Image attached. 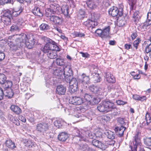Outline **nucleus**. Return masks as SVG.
<instances>
[{"label": "nucleus", "instance_id": "24", "mask_svg": "<svg viewBox=\"0 0 151 151\" xmlns=\"http://www.w3.org/2000/svg\"><path fill=\"white\" fill-rule=\"evenodd\" d=\"M47 40H48L49 42L51 43V46H53V48H52V50H54L55 51H60V48L57 45V44L55 41L49 38H45Z\"/></svg>", "mask_w": 151, "mask_h": 151}, {"label": "nucleus", "instance_id": "4", "mask_svg": "<svg viewBox=\"0 0 151 151\" xmlns=\"http://www.w3.org/2000/svg\"><path fill=\"white\" fill-rule=\"evenodd\" d=\"M50 7L52 14H60L62 12L61 7L59 5L57 4L56 2L54 1H50L49 2Z\"/></svg>", "mask_w": 151, "mask_h": 151}, {"label": "nucleus", "instance_id": "63", "mask_svg": "<svg viewBox=\"0 0 151 151\" xmlns=\"http://www.w3.org/2000/svg\"><path fill=\"white\" fill-rule=\"evenodd\" d=\"M4 114L1 110H0V117L1 119L4 121H5L6 119L4 117Z\"/></svg>", "mask_w": 151, "mask_h": 151}, {"label": "nucleus", "instance_id": "64", "mask_svg": "<svg viewBox=\"0 0 151 151\" xmlns=\"http://www.w3.org/2000/svg\"><path fill=\"white\" fill-rule=\"evenodd\" d=\"M5 58V54L2 52H0V62L2 61Z\"/></svg>", "mask_w": 151, "mask_h": 151}, {"label": "nucleus", "instance_id": "37", "mask_svg": "<svg viewBox=\"0 0 151 151\" xmlns=\"http://www.w3.org/2000/svg\"><path fill=\"white\" fill-rule=\"evenodd\" d=\"M55 60L56 64L58 65L61 66L62 68H64V67L67 65L65 64L64 60L62 59L58 58Z\"/></svg>", "mask_w": 151, "mask_h": 151}, {"label": "nucleus", "instance_id": "58", "mask_svg": "<svg viewBox=\"0 0 151 151\" xmlns=\"http://www.w3.org/2000/svg\"><path fill=\"white\" fill-rule=\"evenodd\" d=\"M67 1L68 2H67L68 3V4L72 8L75 7V4L73 0H67Z\"/></svg>", "mask_w": 151, "mask_h": 151}, {"label": "nucleus", "instance_id": "53", "mask_svg": "<svg viewBox=\"0 0 151 151\" xmlns=\"http://www.w3.org/2000/svg\"><path fill=\"white\" fill-rule=\"evenodd\" d=\"M11 121L17 126H19L20 125V122L16 118H12Z\"/></svg>", "mask_w": 151, "mask_h": 151}, {"label": "nucleus", "instance_id": "8", "mask_svg": "<svg viewBox=\"0 0 151 151\" xmlns=\"http://www.w3.org/2000/svg\"><path fill=\"white\" fill-rule=\"evenodd\" d=\"M119 10L120 12H119V11L117 7L113 6L109 9V14L111 15L113 17H115L117 15L121 16L123 14V7H121V8Z\"/></svg>", "mask_w": 151, "mask_h": 151}, {"label": "nucleus", "instance_id": "57", "mask_svg": "<svg viewBox=\"0 0 151 151\" xmlns=\"http://www.w3.org/2000/svg\"><path fill=\"white\" fill-rule=\"evenodd\" d=\"M6 93L7 94L6 95V96H7L9 98H12L14 95L13 92L11 90H10V91H9V92H8V91H6Z\"/></svg>", "mask_w": 151, "mask_h": 151}, {"label": "nucleus", "instance_id": "29", "mask_svg": "<svg viewBox=\"0 0 151 151\" xmlns=\"http://www.w3.org/2000/svg\"><path fill=\"white\" fill-rule=\"evenodd\" d=\"M91 78L94 81V83L99 82L100 81V77L98 74L96 73H93L91 75Z\"/></svg>", "mask_w": 151, "mask_h": 151}, {"label": "nucleus", "instance_id": "42", "mask_svg": "<svg viewBox=\"0 0 151 151\" xmlns=\"http://www.w3.org/2000/svg\"><path fill=\"white\" fill-rule=\"evenodd\" d=\"M139 11H136L133 14V17L134 19V21L135 22H137L139 20L140 18V17L139 15Z\"/></svg>", "mask_w": 151, "mask_h": 151}, {"label": "nucleus", "instance_id": "13", "mask_svg": "<svg viewBox=\"0 0 151 151\" xmlns=\"http://www.w3.org/2000/svg\"><path fill=\"white\" fill-rule=\"evenodd\" d=\"M83 133L81 132L78 128H74L72 131V135L75 137H80L81 138V139L84 141H86V139L83 137Z\"/></svg>", "mask_w": 151, "mask_h": 151}, {"label": "nucleus", "instance_id": "39", "mask_svg": "<svg viewBox=\"0 0 151 151\" xmlns=\"http://www.w3.org/2000/svg\"><path fill=\"white\" fill-rule=\"evenodd\" d=\"M11 11L12 12V16L15 17L19 15L22 12V8H20L19 10L15 9L12 10Z\"/></svg>", "mask_w": 151, "mask_h": 151}, {"label": "nucleus", "instance_id": "18", "mask_svg": "<svg viewBox=\"0 0 151 151\" xmlns=\"http://www.w3.org/2000/svg\"><path fill=\"white\" fill-rule=\"evenodd\" d=\"M97 0H88L86 3L88 8L92 10L96 8L97 6Z\"/></svg>", "mask_w": 151, "mask_h": 151}, {"label": "nucleus", "instance_id": "61", "mask_svg": "<svg viewBox=\"0 0 151 151\" xmlns=\"http://www.w3.org/2000/svg\"><path fill=\"white\" fill-rule=\"evenodd\" d=\"M19 27L16 25L12 26L11 28V31L12 32H14L18 30Z\"/></svg>", "mask_w": 151, "mask_h": 151}, {"label": "nucleus", "instance_id": "25", "mask_svg": "<svg viewBox=\"0 0 151 151\" xmlns=\"http://www.w3.org/2000/svg\"><path fill=\"white\" fill-rule=\"evenodd\" d=\"M97 109L101 112H106L105 101L102 102L98 105Z\"/></svg>", "mask_w": 151, "mask_h": 151}, {"label": "nucleus", "instance_id": "2", "mask_svg": "<svg viewBox=\"0 0 151 151\" xmlns=\"http://www.w3.org/2000/svg\"><path fill=\"white\" fill-rule=\"evenodd\" d=\"M81 97H84V102H87L88 105H94L98 103L97 99L95 97H93L92 95L83 92V90H81L80 92Z\"/></svg>", "mask_w": 151, "mask_h": 151}, {"label": "nucleus", "instance_id": "60", "mask_svg": "<svg viewBox=\"0 0 151 151\" xmlns=\"http://www.w3.org/2000/svg\"><path fill=\"white\" fill-rule=\"evenodd\" d=\"M122 93L121 92L120 90L119 89H117L115 93V97L116 98L117 97L121 96Z\"/></svg>", "mask_w": 151, "mask_h": 151}, {"label": "nucleus", "instance_id": "30", "mask_svg": "<svg viewBox=\"0 0 151 151\" xmlns=\"http://www.w3.org/2000/svg\"><path fill=\"white\" fill-rule=\"evenodd\" d=\"M33 13L35 15L41 17L42 16V12L37 6L35 7L32 11Z\"/></svg>", "mask_w": 151, "mask_h": 151}, {"label": "nucleus", "instance_id": "44", "mask_svg": "<svg viewBox=\"0 0 151 151\" xmlns=\"http://www.w3.org/2000/svg\"><path fill=\"white\" fill-rule=\"evenodd\" d=\"M4 84L5 86H4V87L5 88H11L12 85V81L7 80H6Z\"/></svg>", "mask_w": 151, "mask_h": 151}, {"label": "nucleus", "instance_id": "28", "mask_svg": "<svg viewBox=\"0 0 151 151\" xmlns=\"http://www.w3.org/2000/svg\"><path fill=\"white\" fill-rule=\"evenodd\" d=\"M144 45H146L145 48V51L148 53L151 51V41L147 40L144 42Z\"/></svg>", "mask_w": 151, "mask_h": 151}, {"label": "nucleus", "instance_id": "50", "mask_svg": "<svg viewBox=\"0 0 151 151\" xmlns=\"http://www.w3.org/2000/svg\"><path fill=\"white\" fill-rule=\"evenodd\" d=\"M145 120L147 125L151 122V114L150 113H147L145 115Z\"/></svg>", "mask_w": 151, "mask_h": 151}, {"label": "nucleus", "instance_id": "1", "mask_svg": "<svg viewBox=\"0 0 151 151\" xmlns=\"http://www.w3.org/2000/svg\"><path fill=\"white\" fill-rule=\"evenodd\" d=\"M19 35L20 37L18 38L22 39L23 41L25 42L26 46L28 49H31L32 48L36 43V40L33 38L32 36L29 38V36L24 33H22Z\"/></svg>", "mask_w": 151, "mask_h": 151}, {"label": "nucleus", "instance_id": "32", "mask_svg": "<svg viewBox=\"0 0 151 151\" xmlns=\"http://www.w3.org/2000/svg\"><path fill=\"white\" fill-rule=\"evenodd\" d=\"M151 24V12H148L147 14V19L146 22L143 24V26L146 27Z\"/></svg>", "mask_w": 151, "mask_h": 151}, {"label": "nucleus", "instance_id": "26", "mask_svg": "<svg viewBox=\"0 0 151 151\" xmlns=\"http://www.w3.org/2000/svg\"><path fill=\"white\" fill-rule=\"evenodd\" d=\"M47 55L50 59H53L56 58L57 56V51L52 50L47 53Z\"/></svg>", "mask_w": 151, "mask_h": 151}, {"label": "nucleus", "instance_id": "7", "mask_svg": "<svg viewBox=\"0 0 151 151\" xmlns=\"http://www.w3.org/2000/svg\"><path fill=\"white\" fill-rule=\"evenodd\" d=\"M96 20L97 18L94 16V18L92 17L91 19H89L84 22L83 24L87 27L88 29H92L98 24Z\"/></svg>", "mask_w": 151, "mask_h": 151}, {"label": "nucleus", "instance_id": "3", "mask_svg": "<svg viewBox=\"0 0 151 151\" xmlns=\"http://www.w3.org/2000/svg\"><path fill=\"white\" fill-rule=\"evenodd\" d=\"M49 69H51L52 70L53 74L55 77H57L59 78L63 76V68L56 66L54 62L49 67Z\"/></svg>", "mask_w": 151, "mask_h": 151}, {"label": "nucleus", "instance_id": "38", "mask_svg": "<svg viewBox=\"0 0 151 151\" xmlns=\"http://www.w3.org/2000/svg\"><path fill=\"white\" fill-rule=\"evenodd\" d=\"M110 28L109 26L105 28L103 30L101 34V37H106L109 35Z\"/></svg>", "mask_w": 151, "mask_h": 151}, {"label": "nucleus", "instance_id": "49", "mask_svg": "<svg viewBox=\"0 0 151 151\" xmlns=\"http://www.w3.org/2000/svg\"><path fill=\"white\" fill-rule=\"evenodd\" d=\"M3 17H12V11L9 10H7L4 11Z\"/></svg>", "mask_w": 151, "mask_h": 151}, {"label": "nucleus", "instance_id": "46", "mask_svg": "<svg viewBox=\"0 0 151 151\" xmlns=\"http://www.w3.org/2000/svg\"><path fill=\"white\" fill-rule=\"evenodd\" d=\"M129 4L130 6V9L132 10L134 8V6L136 2V0H128Z\"/></svg>", "mask_w": 151, "mask_h": 151}, {"label": "nucleus", "instance_id": "6", "mask_svg": "<svg viewBox=\"0 0 151 151\" xmlns=\"http://www.w3.org/2000/svg\"><path fill=\"white\" fill-rule=\"evenodd\" d=\"M63 75L65 81L68 82L69 81L71 78V76L72 75L73 72L70 66L68 65H66L63 68Z\"/></svg>", "mask_w": 151, "mask_h": 151}, {"label": "nucleus", "instance_id": "16", "mask_svg": "<svg viewBox=\"0 0 151 151\" xmlns=\"http://www.w3.org/2000/svg\"><path fill=\"white\" fill-rule=\"evenodd\" d=\"M50 19L51 21L54 23L58 24H61L63 21V19L61 17L53 15L50 16Z\"/></svg>", "mask_w": 151, "mask_h": 151}, {"label": "nucleus", "instance_id": "5", "mask_svg": "<svg viewBox=\"0 0 151 151\" xmlns=\"http://www.w3.org/2000/svg\"><path fill=\"white\" fill-rule=\"evenodd\" d=\"M134 138V141L130 144L129 147L131 150L129 151H137V146H141V140L137 134H135Z\"/></svg>", "mask_w": 151, "mask_h": 151}, {"label": "nucleus", "instance_id": "56", "mask_svg": "<svg viewBox=\"0 0 151 151\" xmlns=\"http://www.w3.org/2000/svg\"><path fill=\"white\" fill-rule=\"evenodd\" d=\"M101 119L102 121H104V122L109 121L110 120V117L109 116L106 115H104L102 116Z\"/></svg>", "mask_w": 151, "mask_h": 151}, {"label": "nucleus", "instance_id": "43", "mask_svg": "<svg viewBox=\"0 0 151 151\" xmlns=\"http://www.w3.org/2000/svg\"><path fill=\"white\" fill-rule=\"evenodd\" d=\"M78 149L82 151H86L88 146L86 144H81V145H78Z\"/></svg>", "mask_w": 151, "mask_h": 151}, {"label": "nucleus", "instance_id": "11", "mask_svg": "<svg viewBox=\"0 0 151 151\" xmlns=\"http://www.w3.org/2000/svg\"><path fill=\"white\" fill-rule=\"evenodd\" d=\"M45 38H48L44 36H42L41 38L44 40L46 43L43 49V51L45 53H47L50 51V50H52L51 43L49 42L48 40H47Z\"/></svg>", "mask_w": 151, "mask_h": 151}, {"label": "nucleus", "instance_id": "12", "mask_svg": "<svg viewBox=\"0 0 151 151\" xmlns=\"http://www.w3.org/2000/svg\"><path fill=\"white\" fill-rule=\"evenodd\" d=\"M69 82V86L72 90L76 91L78 88V85L77 81L76 78H72L71 80L68 81Z\"/></svg>", "mask_w": 151, "mask_h": 151}, {"label": "nucleus", "instance_id": "40", "mask_svg": "<svg viewBox=\"0 0 151 151\" xmlns=\"http://www.w3.org/2000/svg\"><path fill=\"white\" fill-rule=\"evenodd\" d=\"M40 28L41 30L46 31L50 29V26L47 24L42 23L40 26Z\"/></svg>", "mask_w": 151, "mask_h": 151}, {"label": "nucleus", "instance_id": "17", "mask_svg": "<svg viewBox=\"0 0 151 151\" xmlns=\"http://www.w3.org/2000/svg\"><path fill=\"white\" fill-rule=\"evenodd\" d=\"M66 88L62 85H58L56 88V94L60 95H64L66 92Z\"/></svg>", "mask_w": 151, "mask_h": 151}, {"label": "nucleus", "instance_id": "36", "mask_svg": "<svg viewBox=\"0 0 151 151\" xmlns=\"http://www.w3.org/2000/svg\"><path fill=\"white\" fill-rule=\"evenodd\" d=\"M104 134L106 136L107 138L109 139H113L114 138V133L110 130H106L104 132Z\"/></svg>", "mask_w": 151, "mask_h": 151}, {"label": "nucleus", "instance_id": "10", "mask_svg": "<svg viewBox=\"0 0 151 151\" xmlns=\"http://www.w3.org/2000/svg\"><path fill=\"white\" fill-rule=\"evenodd\" d=\"M89 90L94 93L97 95L102 94L103 90L99 86L94 85L90 86L89 87Z\"/></svg>", "mask_w": 151, "mask_h": 151}, {"label": "nucleus", "instance_id": "34", "mask_svg": "<svg viewBox=\"0 0 151 151\" xmlns=\"http://www.w3.org/2000/svg\"><path fill=\"white\" fill-rule=\"evenodd\" d=\"M6 146L11 149H13L16 147L15 143L11 140H7L6 142Z\"/></svg>", "mask_w": 151, "mask_h": 151}, {"label": "nucleus", "instance_id": "62", "mask_svg": "<svg viewBox=\"0 0 151 151\" xmlns=\"http://www.w3.org/2000/svg\"><path fill=\"white\" fill-rule=\"evenodd\" d=\"M122 129L119 132H117V134H118V135L120 137L123 136V135L124 131L125 129V128L124 127H122Z\"/></svg>", "mask_w": 151, "mask_h": 151}, {"label": "nucleus", "instance_id": "59", "mask_svg": "<svg viewBox=\"0 0 151 151\" xmlns=\"http://www.w3.org/2000/svg\"><path fill=\"white\" fill-rule=\"evenodd\" d=\"M147 98L146 96H139V101H140L141 102H143L144 101H145L147 100Z\"/></svg>", "mask_w": 151, "mask_h": 151}, {"label": "nucleus", "instance_id": "52", "mask_svg": "<svg viewBox=\"0 0 151 151\" xmlns=\"http://www.w3.org/2000/svg\"><path fill=\"white\" fill-rule=\"evenodd\" d=\"M45 15L47 17H50V16H52L51 14H52V12L50 8V7L49 8H47L45 9Z\"/></svg>", "mask_w": 151, "mask_h": 151}, {"label": "nucleus", "instance_id": "55", "mask_svg": "<svg viewBox=\"0 0 151 151\" xmlns=\"http://www.w3.org/2000/svg\"><path fill=\"white\" fill-rule=\"evenodd\" d=\"M97 147L101 149H103L106 147V146L104 144V142H101L99 141V143H98V146H97Z\"/></svg>", "mask_w": 151, "mask_h": 151}, {"label": "nucleus", "instance_id": "22", "mask_svg": "<svg viewBox=\"0 0 151 151\" xmlns=\"http://www.w3.org/2000/svg\"><path fill=\"white\" fill-rule=\"evenodd\" d=\"M62 9V13H63L65 17L67 18H69L70 17V14L69 13V8L68 6H63Z\"/></svg>", "mask_w": 151, "mask_h": 151}, {"label": "nucleus", "instance_id": "20", "mask_svg": "<svg viewBox=\"0 0 151 151\" xmlns=\"http://www.w3.org/2000/svg\"><path fill=\"white\" fill-rule=\"evenodd\" d=\"M69 137V134L67 133L63 132L59 134L58 136V138L60 141L64 142Z\"/></svg>", "mask_w": 151, "mask_h": 151}, {"label": "nucleus", "instance_id": "23", "mask_svg": "<svg viewBox=\"0 0 151 151\" xmlns=\"http://www.w3.org/2000/svg\"><path fill=\"white\" fill-rule=\"evenodd\" d=\"M106 81L109 83H114L115 81L114 77L110 73L107 72L106 73Z\"/></svg>", "mask_w": 151, "mask_h": 151}, {"label": "nucleus", "instance_id": "14", "mask_svg": "<svg viewBox=\"0 0 151 151\" xmlns=\"http://www.w3.org/2000/svg\"><path fill=\"white\" fill-rule=\"evenodd\" d=\"M82 79L81 80V83L84 86L87 88L88 86V84L90 83V78L89 76H87L85 74L83 73L81 75Z\"/></svg>", "mask_w": 151, "mask_h": 151}, {"label": "nucleus", "instance_id": "33", "mask_svg": "<svg viewBox=\"0 0 151 151\" xmlns=\"http://www.w3.org/2000/svg\"><path fill=\"white\" fill-rule=\"evenodd\" d=\"M10 109L12 110L17 114H19L21 112V110L18 106L14 105H12Z\"/></svg>", "mask_w": 151, "mask_h": 151}, {"label": "nucleus", "instance_id": "31", "mask_svg": "<svg viewBox=\"0 0 151 151\" xmlns=\"http://www.w3.org/2000/svg\"><path fill=\"white\" fill-rule=\"evenodd\" d=\"M83 137H84V138H86L84 137V136L86 137L89 138L90 139H94V133H92L91 132L89 131H86L83 134Z\"/></svg>", "mask_w": 151, "mask_h": 151}, {"label": "nucleus", "instance_id": "41", "mask_svg": "<svg viewBox=\"0 0 151 151\" xmlns=\"http://www.w3.org/2000/svg\"><path fill=\"white\" fill-rule=\"evenodd\" d=\"M63 122L61 119H59L54 123V125L58 128H60L63 124Z\"/></svg>", "mask_w": 151, "mask_h": 151}, {"label": "nucleus", "instance_id": "45", "mask_svg": "<svg viewBox=\"0 0 151 151\" xmlns=\"http://www.w3.org/2000/svg\"><path fill=\"white\" fill-rule=\"evenodd\" d=\"M18 35H19L18 34H16L15 35H14L10 36L9 37L8 40H6L5 42H6L7 41L8 42H12V41L13 40H14L16 38H17V36Z\"/></svg>", "mask_w": 151, "mask_h": 151}, {"label": "nucleus", "instance_id": "47", "mask_svg": "<svg viewBox=\"0 0 151 151\" xmlns=\"http://www.w3.org/2000/svg\"><path fill=\"white\" fill-rule=\"evenodd\" d=\"M6 79V76L4 74H0V84H4Z\"/></svg>", "mask_w": 151, "mask_h": 151}, {"label": "nucleus", "instance_id": "35", "mask_svg": "<svg viewBox=\"0 0 151 151\" xmlns=\"http://www.w3.org/2000/svg\"><path fill=\"white\" fill-rule=\"evenodd\" d=\"M11 17H1V21L5 24L6 25H9L11 23Z\"/></svg>", "mask_w": 151, "mask_h": 151}, {"label": "nucleus", "instance_id": "48", "mask_svg": "<svg viewBox=\"0 0 151 151\" xmlns=\"http://www.w3.org/2000/svg\"><path fill=\"white\" fill-rule=\"evenodd\" d=\"M144 142L146 145L151 146V137L146 138L144 139Z\"/></svg>", "mask_w": 151, "mask_h": 151}, {"label": "nucleus", "instance_id": "54", "mask_svg": "<svg viewBox=\"0 0 151 151\" xmlns=\"http://www.w3.org/2000/svg\"><path fill=\"white\" fill-rule=\"evenodd\" d=\"M140 41L141 40L139 39H138L137 40H135L134 42L133 43V45L136 49L137 48L138 46V45Z\"/></svg>", "mask_w": 151, "mask_h": 151}, {"label": "nucleus", "instance_id": "15", "mask_svg": "<svg viewBox=\"0 0 151 151\" xmlns=\"http://www.w3.org/2000/svg\"><path fill=\"white\" fill-rule=\"evenodd\" d=\"M48 127L47 124L46 123H40L37 124V129L38 131L43 132L48 129Z\"/></svg>", "mask_w": 151, "mask_h": 151}, {"label": "nucleus", "instance_id": "27", "mask_svg": "<svg viewBox=\"0 0 151 151\" xmlns=\"http://www.w3.org/2000/svg\"><path fill=\"white\" fill-rule=\"evenodd\" d=\"M94 139L96 138L97 139L103 140L104 136L103 134L99 130H97L94 133Z\"/></svg>", "mask_w": 151, "mask_h": 151}, {"label": "nucleus", "instance_id": "9", "mask_svg": "<svg viewBox=\"0 0 151 151\" xmlns=\"http://www.w3.org/2000/svg\"><path fill=\"white\" fill-rule=\"evenodd\" d=\"M69 102L70 104L75 105H77L81 104L84 102V100L83 98L74 96L70 98Z\"/></svg>", "mask_w": 151, "mask_h": 151}, {"label": "nucleus", "instance_id": "19", "mask_svg": "<svg viewBox=\"0 0 151 151\" xmlns=\"http://www.w3.org/2000/svg\"><path fill=\"white\" fill-rule=\"evenodd\" d=\"M22 141L24 146L29 148L32 147L35 145V142L31 140L23 139Z\"/></svg>", "mask_w": 151, "mask_h": 151}, {"label": "nucleus", "instance_id": "21", "mask_svg": "<svg viewBox=\"0 0 151 151\" xmlns=\"http://www.w3.org/2000/svg\"><path fill=\"white\" fill-rule=\"evenodd\" d=\"M106 107V112L111 111L115 109L114 104L108 101H105Z\"/></svg>", "mask_w": 151, "mask_h": 151}, {"label": "nucleus", "instance_id": "51", "mask_svg": "<svg viewBox=\"0 0 151 151\" xmlns=\"http://www.w3.org/2000/svg\"><path fill=\"white\" fill-rule=\"evenodd\" d=\"M78 18L81 19L85 17V12L82 10H79L78 14Z\"/></svg>", "mask_w": 151, "mask_h": 151}]
</instances>
